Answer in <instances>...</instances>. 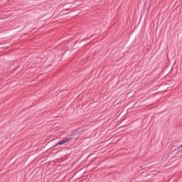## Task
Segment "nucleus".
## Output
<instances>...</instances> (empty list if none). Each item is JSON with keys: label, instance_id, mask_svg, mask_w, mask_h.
Returning <instances> with one entry per match:
<instances>
[{"label": "nucleus", "instance_id": "obj_1", "mask_svg": "<svg viewBox=\"0 0 182 182\" xmlns=\"http://www.w3.org/2000/svg\"><path fill=\"white\" fill-rule=\"evenodd\" d=\"M72 140V138H66L63 139L62 141H60L58 144V146H62V144H65V143H69Z\"/></svg>", "mask_w": 182, "mask_h": 182}]
</instances>
